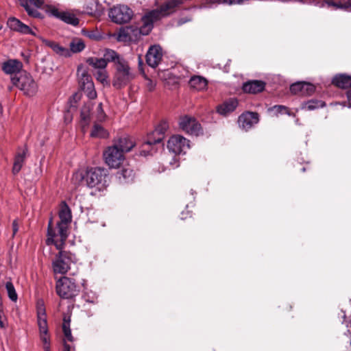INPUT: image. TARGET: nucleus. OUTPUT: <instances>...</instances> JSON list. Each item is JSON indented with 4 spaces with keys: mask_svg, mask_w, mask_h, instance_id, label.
Returning a JSON list of instances; mask_svg holds the SVG:
<instances>
[{
    "mask_svg": "<svg viewBox=\"0 0 351 351\" xmlns=\"http://www.w3.org/2000/svg\"><path fill=\"white\" fill-rule=\"evenodd\" d=\"M57 294L63 299H71L78 295L80 288L71 278L62 277L56 282Z\"/></svg>",
    "mask_w": 351,
    "mask_h": 351,
    "instance_id": "nucleus-6",
    "label": "nucleus"
},
{
    "mask_svg": "<svg viewBox=\"0 0 351 351\" xmlns=\"http://www.w3.org/2000/svg\"><path fill=\"white\" fill-rule=\"evenodd\" d=\"M86 62L97 70L104 69L107 66V63L103 58L91 57L87 59Z\"/></svg>",
    "mask_w": 351,
    "mask_h": 351,
    "instance_id": "nucleus-30",
    "label": "nucleus"
},
{
    "mask_svg": "<svg viewBox=\"0 0 351 351\" xmlns=\"http://www.w3.org/2000/svg\"><path fill=\"white\" fill-rule=\"evenodd\" d=\"M237 4L235 0H229L228 5Z\"/></svg>",
    "mask_w": 351,
    "mask_h": 351,
    "instance_id": "nucleus-58",
    "label": "nucleus"
},
{
    "mask_svg": "<svg viewBox=\"0 0 351 351\" xmlns=\"http://www.w3.org/2000/svg\"><path fill=\"white\" fill-rule=\"evenodd\" d=\"M133 12L126 5H117L110 9L109 16L116 23H125L130 21Z\"/></svg>",
    "mask_w": 351,
    "mask_h": 351,
    "instance_id": "nucleus-11",
    "label": "nucleus"
},
{
    "mask_svg": "<svg viewBox=\"0 0 351 351\" xmlns=\"http://www.w3.org/2000/svg\"><path fill=\"white\" fill-rule=\"evenodd\" d=\"M104 161L110 168H118L123 162L125 157L117 146H110L103 154Z\"/></svg>",
    "mask_w": 351,
    "mask_h": 351,
    "instance_id": "nucleus-9",
    "label": "nucleus"
},
{
    "mask_svg": "<svg viewBox=\"0 0 351 351\" xmlns=\"http://www.w3.org/2000/svg\"><path fill=\"white\" fill-rule=\"evenodd\" d=\"M191 87L197 90H204L207 86V80L201 76H193L189 80Z\"/></svg>",
    "mask_w": 351,
    "mask_h": 351,
    "instance_id": "nucleus-28",
    "label": "nucleus"
},
{
    "mask_svg": "<svg viewBox=\"0 0 351 351\" xmlns=\"http://www.w3.org/2000/svg\"><path fill=\"white\" fill-rule=\"evenodd\" d=\"M303 82H297L292 84L290 87V91L293 94H300L302 95Z\"/></svg>",
    "mask_w": 351,
    "mask_h": 351,
    "instance_id": "nucleus-44",
    "label": "nucleus"
},
{
    "mask_svg": "<svg viewBox=\"0 0 351 351\" xmlns=\"http://www.w3.org/2000/svg\"><path fill=\"white\" fill-rule=\"evenodd\" d=\"M39 317H47L45 308L43 304H38V306H37V318Z\"/></svg>",
    "mask_w": 351,
    "mask_h": 351,
    "instance_id": "nucleus-49",
    "label": "nucleus"
},
{
    "mask_svg": "<svg viewBox=\"0 0 351 351\" xmlns=\"http://www.w3.org/2000/svg\"><path fill=\"white\" fill-rule=\"evenodd\" d=\"M320 7H328L332 8L334 10L339 9L345 10L344 3L335 1V0H324L321 3Z\"/></svg>",
    "mask_w": 351,
    "mask_h": 351,
    "instance_id": "nucleus-36",
    "label": "nucleus"
},
{
    "mask_svg": "<svg viewBox=\"0 0 351 351\" xmlns=\"http://www.w3.org/2000/svg\"><path fill=\"white\" fill-rule=\"evenodd\" d=\"M48 45L60 56L64 57L71 56V51L67 48L63 47L55 42H49Z\"/></svg>",
    "mask_w": 351,
    "mask_h": 351,
    "instance_id": "nucleus-31",
    "label": "nucleus"
},
{
    "mask_svg": "<svg viewBox=\"0 0 351 351\" xmlns=\"http://www.w3.org/2000/svg\"><path fill=\"white\" fill-rule=\"evenodd\" d=\"M82 90L84 91L86 96L89 99H94L97 97V93L95 88L94 83H89L87 84V86H85L84 88H82Z\"/></svg>",
    "mask_w": 351,
    "mask_h": 351,
    "instance_id": "nucleus-39",
    "label": "nucleus"
},
{
    "mask_svg": "<svg viewBox=\"0 0 351 351\" xmlns=\"http://www.w3.org/2000/svg\"><path fill=\"white\" fill-rule=\"evenodd\" d=\"M350 345H351V339H350Z\"/></svg>",
    "mask_w": 351,
    "mask_h": 351,
    "instance_id": "nucleus-62",
    "label": "nucleus"
},
{
    "mask_svg": "<svg viewBox=\"0 0 351 351\" xmlns=\"http://www.w3.org/2000/svg\"><path fill=\"white\" fill-rule=\"evenodd\" d=\"M8 27L13 31L20 32L23 34L35 35L34 31L27 25L22 23L15 17H11L8 20Z\"/></svg>",
    "mask_w": 351,
    "mask_h": 351,
    "instance_id": "nucleus-16",
    "label": "nucleus"
},
{
    "mask_svg": "<svg viewBox=\"0 0 351 351\" xmlns=\"http://www.w3.org/2000/svg\"><path fill=\"white\" fill-rule=\"evenodd\" d=\"M90 136L93 138H105L108 136V132L100 125L95 124Z\"/></svg>",
    "mask_w": 351,
    "mask_h": 351,
    "instance_id": "nucleus-34",
    "label": "nucleus"
},
{
    "mask_svg": "<svg viewBox=\"0 0 351 351\" xmlns=\"http://www.w3.org/2000/svg\"><path fill=\"white\" fill-rule=\"evenodd\" d=\"M259 121L258 114L256 112H246L239 117L238 123L239 127L247 131L251 129Z\"/></svg>",
    "mask_w": 351,
    "mask_h": 351,
    "instance_id": "nucleus-13",
    "label": "nucleus"
},
{
    "mask_svg": "<svg viewBox=\"0 0 351 351\" xmlns=\"http://www.w3.org/2000/svg\"><path fill=\"white\" fill-rule=\"evenodd\" d=\"M77 77L79 85L81 88H84L89 83H93L90 75L82 66L77 68Z\"/></svg>",
    "mask_w": 351,
    "mask_h": 351,
    "instance_id": "nucleus-25",
    "label": "nucleus"
},
{
    "mask_svg": "<svg viewBox=\"0 0 351 351\" xmlns=\"http://www.w3.org/2000/svg\"><path fill=\"white\" fill-rule=\"evenodd\" d=\"M26 156V149H23V150L19 152L15 156L14 162L12 167V173L14 174H17L21 169L24 163L25 159Z\"/></svg>",
    "mask_w": 351,
    "mask_h": 351,
    "instance_id": "nucleus-27",
    "label": "nucleus"
},
{
    "mask_svg": "<svg viewBox=\"0 0 351 351\" xmlns=\"http://www.w3.org/2000/svg\"><path fill=\"white\" fill-rule=\"evenodd\" d=\"M44 351H50V345H43Z\"/></svg>",
    "mask_w": 351,
    "mask_h": 351,
    "instance_id": "nucleus-55",
    "label": "nucleus"
},
{
    "mask_svg": "<svg viewBox=\"0 0 351 351\" xmlns=\"http://www.w3.org/2000/svg\"><path fill=\"white\" fill-rule=\"evenodd\" d=\"M350 326H351V322H350ZM348 333L350 335V336H351V330H348Z\"/></svg>",
    "mask_w": 351,
    "mask_h": 351,
    "instance_id": "nucleus-60",
    "label": "nucleus"
},
{
    "mask_svg": "<svg viewBox=\"0 0 351 351\" xmlns=\"http://www.w3.org/2000/svg\"><path fill=\"white\" fill-rule=\"evenodd\" d=\"M71 348L70 347L69 345H68L66 343L64 344V351H71Z\"/></svg>",
    "mask_w": 351,
    "mask_h": 351,
    "instance_id": "nucleus-54",
    "label": "nucleus"
},
{
    "mask_svg": "<svg viewBox=\"0 0 351 351\" xmlns=\"http://www.w3.org/2000/svg\"><path fill=\"white\" fill-rule=\"evenodd\" d=\"M59 250L60 252L52 261V268L55 274H64L73 262V255L69 252Z\"/></svg>",
    "mask_w": 351,
    "mask_h": 351,
    "instance_id": "nucleus-7",
    "label": "nucleus"
},
{
    "mask_svg": "<svg viewBox=\"0 0 351 351\" xmlns=\"http://www.w3.org/2000/svg\"><path fill=\"white\" fill-rule=\"evenodd\" d=\"M269 110L273 112L274 115L278 117L279 114H287L289 116L295 117V114L291 112L289 109L282 105H276L269 108Z\"/></svg>",
    "mask_w": 351,
    "mask_h": 351,
    "instance_id": "nucleus-32",
    "label": "nucleus"
},
{
    "mask_svg": "<svg viewBox=\"0 0 351 351\" xmlns=\"http://www.w3.org/2000/svg\"><path fill=\"white\" fill-rule=\"evenodd\" d=\"M96 80L101 83L104 86H109L108 73L106 69L97 70L94 73Z\"/></svg>",
    "mask_w": 351,
    "mask_h": 351,
    "instance_id": "nucleus-33",
    "label": "nucleus"
},
{
    "mask_svg": "<svg viewBox=\"0 0 351 351\" xmlns=\"http://www.w3.org/2000/svg\"><path fill=\"white\" fill-rule=\"evenodd\" d=\"M315 86L309 83L303 82L302 95H308L315 91Z\"/></svg>",
    "mask_w": 351,
    "mask_h": 351,
    "instance_id": "nucleus-43",
    "label": "nucleus"
},
{
    "mask_svg": "<svg viewBox=\"0 0 351 351\" xmlns=\"http://www.w3.org/2000/svg\"><path fill=\"white\" fill-rule=\"evenodd\" d=\"M60 227V224L57 223L56 227L53 228L52 221L50 220L49 222L47 243V245L53 244L57 250L64 248L68 237V228H64L62 231Z\"/></svg>",
    "mask_w": 351,
    "mask_h": 351,
    "instance_id": "nucleus-5",
    "label": "nucleus"
},
{
    "mask_svg": "<svg viewBox=\"0 0 351 351\" xmlns=\"http://www.w3.org/2000/svg\"><path fill=\"white\" fill-rule=\"evenodd\" d=\"M60 221L58 223L60 224V229L62 231L64 228H69V226L71 221L72 216L69 207L64 202L61 206L59 212Z\"/></svg>",
    "mask_w": 351,
    "mask_h": 351,
    "instance_id": "nucleus-18",
    "label": "nucleus"
},
{
    "mask_svg": "<svg viewBox=\"0 0 351 351\" xmlns=\"http://www.w3.org/2000/svg\"><path fill=\"white\" fill-rule=\"evenodd\" d=\"M37 323L38 326L39 328V332H44V331H49L48 330V326H47V317H38L37 318Z\"/></svg>",
    "mask_w": 351,
    "mask_h": 351,
    "instance_id": "nucleus-42",
    "label": "nucleus"
},
{
    "mask_svg": "<svg viewBox=\"0 0 351 351\" xmlns=\"http://www.w3.org/2000/svg\"><path fill=\"white\" fill-rule=\"evenodd\" d=\"M173 160L174 161V163H172L171 162H170L171 165L172 166L173 168L178 167L179 166V162H178V160H177L176 157H174L173 158Z\"/></svg>",
    "mask_w": 351,
    "mask_h": 351,
    "instance_id": "nucleus-52",
    "label": "nucleus"
},
{
    "mask_svg": "<svg viewBox=\"0 0 351 351\" xmlns=\"http://www.w3.org/2000/svg\"><path fill=\"white\" fill-rule=\"evenodd\" d=\"M13 85L18 87L27 96L34 95L38 90V85L32 76L25 72L20 73L11 78Z\"/></svg>",
    "mask_w": 351,
    "mask_h": 351,
    "instance_id": "nucleus-4",
    "label": "nucleus"
},
{
    "mask_svg": "<svg viewBox=\"0 0 351 351\" xmlns=\"http://www.w3.org/2000/svg\"><path fill=\"white\" fill-rule=\"evenodd\" d=\"M40 339L43 345H50V337L48 331L40 332Z\"/></svg>",
    "mask_w": 351,
    "mask_h": 351,
    "instance_id": "nucleus-46",
    "label": "nucleus"
},
{
    "mask_svg": "<svg viewBox=\"0 0 351 351\" xmlns=\"http://www.w3.org/2000/svg\"><path fill=\"white\" fill-rule=\"evenodd\" d=\"M265 83L261 80H251L243 84V90L245 93L256 94L263 91Z\"/></svg>",
    "mask_w": 351,
    "mask_h": 351,
    "instance_id": "nucleus-19",
    "label": "nucleus"
},
{
    "mask_svg": "<svg viewBox=\"0 0 351 351\" xmlns=\"http://www.w3.org/2000/svg\"><path fill=\"white\" fill-rule=\"evenodd\" d=\"M117 177L119 179L120 183H129L134 179V170L130 165L124 166L120 171L117 173Z\"/></svg>",
    "mask_w": 351,
    "mask_h": 351,
    "instance_id": "nucleus-21",
    "label": "nucleus"
},
{
    "mask_svg": "<svg viewBox=\"0 0 351 351\" xmlns=\"http://www.w3.org/2000/svg\"><path fill=\"white\" fill-rule=\"evenodd\" d=\"M182 3L181 0H171L160 7L147 12L143 18V25L140 27H126L120 29L117 40L120 42H135L140 34L147 35L153 28L155 21L175 11V8Z\"/></svg>",
    "mask_w": 351,
    "mask_h": 351,
    "instance_id": "nucleus-1",
    "label": "nucleus"
},
{
    "mask_svg": "<svg viewBox=\"0 0 351 351\" xmlns=\"http://www.w3.org/2000/svg\"><path fill=\"white\" fill-rule=\"evenodd\" d=\"M219 3L228 4L229 3V0H221V1H219Z\"/></svg>",
    "mask_w": 351,
    "mask_h": 351,
    "instance_id": "nucleus-57",
    "label": "nucleus"
},
{
    "mask_svg": "<svg viewBox=\"0 0 351 351\" xmlns=\"http://www.w3.org/2000/svg\"><path fill=\"white\" fill-rule=\"evenodd\" d=\"M84 47L85 45L81 39H75L70 43L71 51L73 53L80 52Z\"/></svg>",
    "mask_w": 351,
    "mask_h": 351,
    "instance_id": "nucleus-37",
    "label": "nucleus"
},
{
    "mask_svg": "<svg viewBox=\"0 0 351 351\" xmlns=\"http://www.w3.org/2000/svg\"><path fill=\"white\" fill-rule=\"evenodd\" d=\"M324 106V103L322 101L310 100L305 104L304 108L308 110H313L316 108L323 107Z\"/></svg>",
    "mask_w": 351,
    "mask_h": 351,
    "instance_id": "nucleus-41",
    "label": "nucleus"
},
{
    "mask_svg": "<svg viewBox=\"0 0 351 351\" xmlns=\"http://www.w3.org/2000/svg\"><path fill=\"white\" fill-rule=\"evenodd\" d=\"M84 12L91 16H99L102 12V8L97 0H86Z\"/></svg>",
    "mask_w": 351,
    "mask_h": 351,
    "instance_id": "nucleus-23",
    "label": "nucleus"
},
{
    "mask_svg": "<svg viewBox=\"0 0 351 351\" xmlns=\"http://www.w3.org/2000/svg\"><path fill=\"white\" fill-rule=\"evenodd\" d=\"M147 141L141 146V149L140 152V154L141 156H147L148 155L152 154V152L154 151V145H150L149 146L144 147Z\"/></svg>",
    "mask_w": 351,
    "mask_h": 351,
    "instance_id": "nucleus-45",
    "label": "nucleus"
},
{
    "mask_svg": "<svg viewBox=\"0 0 351 351\" xmlns=\"http://www.w3.org/2000/svg\"><path fill=\"white\" fill-rule=\"evenodd\" d=\"M5 317L3 316V304L1 300H0V328H5L7 327L6 323L4 322Z\"/></svg>",
    "mask_w": 351,
    "mask_h": 351,
    "instance_id": "nucleus-47",
    "label": "nucleus"
},
{
    "mask_svg": "<svg viewBox=\"0 0 351 351\" xmlns=\"http://www.w3.org/2000/svg\"><path fill=\"white\" fill-rule=\"evenodd\" d=\"M2 27H3V26H2V24H1V23L0 22V30L2 29Z\"/></svg>",
    "mask_w": 351,
    "mask_h": 351,
    "instance_id": "nucleus-61",
    "label": "nucleus"
},
{
    "mask_svg": "<svg viewBox=\"0 0 351 351\" xmlns=\"http://www.w3.org/2000/svg\"><path fill=\"white\" fill-rule=\"evenodd\" d=\"M107 170L101 167H91L85 172L82 171L73 173L72 181L75 184H81L85 182L89 188H95L101 191L108 186Z\"/></svg>",
    "mask_w": 351,
    "mask_h": 351,
    "instance_id": "nucleus-2",
    "label": "nucleus"
},
{
    "mask_svg": "<svg viewBox=\"0 0 351 351\" xmlns=\"http://www.w3.org/2000/svg\"><path fill=\"white\" fill-rule=\"evenodd\" d=\"M51 13L53 16L61 19L62 21L68 24H71L74 26L79 24V19L73 13L59 11L58 9L54 8L51 10Z\"/></svg>",
    "mask_w": 351,
    "mask_h": 351,
    "instance_id": "nucleus-17",
    "label": "nucleus"
},
{
    "mask_svg": "<svg viewBox=\"0 0 351 351\" xmlns=\"http://www.w3.org/2000/svg\"><path fill=\"white\" fill-rule=\"evenodd\" d=\"M97 119L99 121H102L105 117V113L102 108V104L99 103L97 108Z\"/></svg>",
    "mask_w": 351,
    "mask_h": 351,
    "instance_id": "nucleus-48",
    "label": "nucleus"
},
{
    "mask_svg": "<svg viewBox=\"0 0 351 351\" xmlns=\"http://www.w3.org/2000/svg\"><path fill=\"white\" fill-rule=\"evenodd\" d=\"M21 5L24 7L27 14L34 18H41L42 14L38 11V8H40L44 0H21Z\"/></svg>",
    "mask_w": 351,
    "mask_h": 351,
    "instance_id": "nucleus-15",
    "label": "nucleus"
},
{
    "mask_svg": "<svg viewBox=\"0 0 351 351\" xmlns=\"http://www.w3.org/2000/svg\"><path fill=\"white\" fill-rule=\"evenodd\" d=\"M23 64L17 60H9L3 64L2 69L5 73L13 74L20 71Z\"/></svg>",
    "mask_w": 351,
    "mask_h": 351,
    "instance_id": "nucleus-24",
    "label": "nucleus"
},
{
    "mask_svg": "<svg viewBox=\"0 0 351 351\" xmlns=\"http://www.w3.org/2000/svg\"><path fill=\"white\" fill-rule=\"evenodd\" d=\"M169 128V123L167 121L163 120L160 121L154 131L148 135L147 143L145 144L144 147L162 142Z\"/></svg>",
    "mask_w": 351,
    "mask_h": 351,
    "instance_id": "nucleus-12",
    "label": "nucleus"
},
{
    "mask_svg": "<svg viewBox=\"0 0 351 351\" xmlns=\"http://www.w3.org/2000/svg\"><path fill=\"white\" fill-rule=\"evenodd\" d=\"M62 330L66 339L69 341H73V337L70 329V321L66 320L65 318L62 324Z\"/></svg>",
    "mask_w": 351,
    "mask_h": 351,
    "instance_id": "nucleus-40",
    "label": "nucleus"
},
{
    "mask_svg": "<svg viewBox=\"0 0 351 351\" xmlns=\"http://www.w3.org/2000/svg\"><path fill=\"white\" fill-rule=\"evenodd\" d=\"M134 77V74L125 60H121L114 66V73L112 78V86L121 88L130 83Z\"/></svg>",
    "mask_w": 351,
    "mask_h": 351,
    "instance_id": "nucleus-3",
    "label": "nucleus"
},
{
    "mask_svg": "<svg viewBox=\"0 0 351 351\" xmlns=\"http://www.w3.org/2000/svg\"><path fill=\"white\" fill-rule=\"evenodd\" d=\"M162 58V50L159 45L151 46L146 54V62L152 68L156 67Z\"/></svg>",
    "mask_w": 351,
    "mask_h": 351,
    "instance_id": "nucleus-14",
    "label": "nucleus"
},
{
    "mask_svg": "<svg viewBox=\"0 0 351 351\" xmlns=\"http://www.w3.org/2000/svg\"><path fill=\"white\" fill-rule=\"evenodd\" d=\"M135 145L132 139L129 136H123L118 139L112 146H117L119 151H121L123 154L130 152Z\"/></svg>",
    "mask_w": 351,
    "mask_h": 351,
    "instance_id": "nucleus-22",
    "label": "nucleus"
},
{
    "mask_svg": "<svg viewBox=\"0 0 351 351\" xmlns=\"http://www.w3.org/2000/svg\"><path fill=\"white\" fill-rule=\"evenodd\" d=\"M238 106V100L236 98H230L217 107V112L220 114L226 116L232 112Z\"/></svg>",
    "mask_w": 351,
    "mask_h": 351,
    "instance_id": "nucleus-20",
    "label": "nucleus"
},
{
    "mask_svg": "<svg viewBox=\"0 0 351 351\" xmlns=\"http://www.w3.org/2000/svg\"><path fill=\"white\" fill-rule=\"evenodd\" d=\"M348 102L350 107H351V90L347 93Z\"/></svg>",
    "mask_w": 351,
    "mask_h": 351,
    "instance_id": "nucleus-53",
    "label": "nucleus"
},
{
    "mask_svg": "<svg viewBox=\"0 0 351 351\" xmlns=\"http://www.w3.org/2000/svg\"><path fill=\"white\" fill-rule=\"evenodd\" d=\"M12 230H13V235H14L19 230V225L16 220H14L12 222Z\"/></svg>",
    "mask_w": 351,
    "mask_h": 351,
    "instance_id": "nucleus-50",
    "label": "nucleus"
},
{
    "mask_svg": "<svg viewBox=\"0 0 351 351\" xmlns=\"http://www.w3.org/2000/svg\"><path fill=\"white\" fill-rule=\"evenodd\" d=\"M332 84L339 88H348L351 86V76L339 74L332 79Z\"/></svg>",
    "mask_w": 351,
    "mask_h": 351,
    "instance_id": "nucleus-26",
    "label": "nucleus"
},
{
    "mask_svg": "<svg viewBox=\"0 0 351 351\" xmlns=\"http://www.w3.org/2000/svg\"><path fill=\"white\" fill-rule=\"evenodd\" d=\"M345 10H348L351 8V0H348L344 2Z\"/></svg>",
    "mask_w": 351,
    "mask_h": 351,
    "instance_id": "nucleus-51",
    "label": "nucleus"
},
{
    "mask_svg": "<svg viewBox=\"0 0 351 351\" xmlns=\"http://www.w3.org/2000/svg\"><path fill=\"white\" fill-rule=\"evenodd\" d=\"M91 110L92 105L90 104H86L82 108L80 117L83 123V127L86 125L90 121V113Z\"/></svg>",
    "mask_w": 351,
    "mask_h": 351,
    "instance_id": "nucleus-35",
    "label": "nucleus"
},
{
    "mask_svg": "<svg viewBox=\"0 0 351 351\" xmlns=\"http://www.w3.org/2000/svg\"><path fill=\"white\" fill-rule=\"evenodd\" d=\"M104 60L108 64V62H112L114 64V66L121 60H125L123 57H121L115 51L112 49H106L104 53Z\"/></svg>",
    "mask_w": 351,
    "mask_h": 351,
    "instance_id": "nucleus-29",
    "label": "nucleus"
},
{
    "mask_svg": "<svg viewBox=\"0 0 351 351\" xmlns=\"http://www.w3.org/2000/svg\"><path fill=\"white\" fill-rule=\"evenodd\" d=\"M178 125L180 128L186 133L195 136L202 134V128L200 123L193 117L189 115L180 117Z\"/></svg>",
    "mask_w": 351,
    "mask_h": 351,
    "instance_id": "nucleus-8",
    "label": "nucleus"
},
{
    "mask_svg": "<svg viewBox=\"0 0 351 351\" xmlns=\"http://www.w3.org/2000/svg\"><path fill=\"white\" fill-rule=\"evenodd\" d=\"M5 288L9 298L13 302H16L18 299V295L12 282L10 281L7 282L5 284Z\"/></svg>",
    "mask_w": 351,
    "mask_h": 351,
    "instance_id": "nucleus-38",
    "label": "nucleus"
},
{
    "mask_svg": "<svg viewBox=\"0 0 351 351\" xmlns=\"http://www.w3.org/2000/svg\"><path fill=\"white\" fill-rule=\"evenodd\" d=\"M167 148L176 155L185 154L190 148L189 141L181 135H173L167 141Z\"/></svg>",
    "mask_w": 351,
    "mask_h": 351,
    "instance_id": "nucleus-10",
    "label": "nucleus"
},
{
    "mask_svg": "<svg viewBox=\"0 0 351 351\" xmlns=\"http://www.w3.org/2000/svg\"><path fill=\"white\" fill-rule=\"evenodd\" d=\"M3 113V107L1 106V104H0V115H1Z\"/></svg>",
    "mask_w": 351,
    "mask_h": 351,
    "instance_id": "nucleus-59",
    "label": "nucleus"
},
{
    "mask_svg": "<svg viewBox=\"0 0 351 351\" xmlns=\"http://www.w3.org/2000/svg\"><path fill=\"white\" fill-rule=\"evenodd\" d=\"M154 84H153L152 82V81H150V82H149V83L148 84L149 89L150 90H152L154 88Z\"/></svg>",
    "mask_w": 351,
    "mask_h": 351,
    "instance_id": "nucleus-56",
    "label": "nucleus"
}]
</instances>
